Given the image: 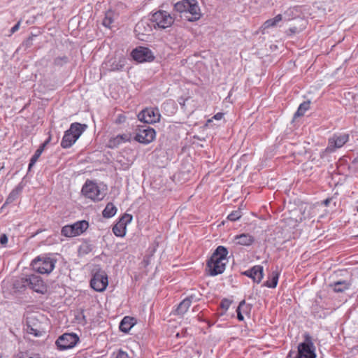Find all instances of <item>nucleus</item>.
<instances>
[{"label": "nucleus", "mask_w": 358, "mask_h": 358, "mask_svg": "<svg viewBox=\"0 0 358 358\" xmlns=\"http://www.w3.org/2000/svg\"><path fill=\"white\" fill-rule=\"evenodd\" d=\"M228 251L224 246H218L208 261L207 266L210 275H217L224 272L227 262Z\"/></svg>", "instance_id": "obj_1"}, {"label": "nucleus", "mask_w": 358, "mask_h": 358, "mask_svg": "<svg viewBox=\"0 0 358 358\" xmlns=\"http://www.w3.org/2000/svg\"><path fill=\"white\" fill-rule=\"evenodd\" d=\"M174 10L179 13H187L192 16L187 18L189 22L199 20L201 12L196 0H182L174 4Z\"/></svg>", "instance_id": "obj_2"}, {"label": "nucleus", "mask_w": 358, "mask_h": 358, "mask_svg": "<svg viewBox=\"0 0 358 358\" xmlns=\"http://www.w3.org/2000/svg\"><path fill=\"white\" fill-rule=\"evenodd\" d=\"M57 259L50 255H43L32 260V269L41 274H50L55 268Z\"/></svg>", "instance_id": "obj_3"}, {"label": "nucleus", "mask_w": 358, "mask_h": 358, "mask_svg": "<svg viewBox=\"0 0 358 358\" xmlns=\"http://www.w3.org/2000/svg\"><path fill=\"white\" fill-rule=\"evenodd\" d=\"M86 127L85 124L78 122L72 123L69 129L64 132L61 141V146L64 149L71 148L79 138Z\"/></svg>", "instance_id": "obj_4"}, {"label": "nucleus", "mask_w": 358, "mask_h": 358, "mask_svg": "<svg viewBox=\"0 0 358 358\" xmlns=\"http://www.w3.org/2000/svg\"><path fill=\"white\" fill-rule=\"evenodd\" d=\"M155 136L154 129L148 126H138L134 139L140 143L148 144L155 140Z\"/></svg>", "instance_id": "obj_5"}, {"label": "nucleus", "mask_w": 358, "mask_h": 358, "mask_svg": "<svg viewBox=\"0 0 358 358\" xmlns=\"http://www.w3.org/2000/svg\"><path fill=\"white\" fill-rule=\"evenodd\" d=\"M151 21L161 29L171 27L174 22V18L165 10H158L152 14Z\"/></svg>", "instance_id": "obj_6"}, {"label": "nucleus", "mask_w": 358, "mask_h": 358, "mask_svg": "<svg viewBox=\"0 0 358 358\" xmlns=\"http://www.w3.org/2000/svg\"><path fill=\"white\" fill-rule=\"evenodd\" d=\"M83 194L92 199V201H101L104 197V193H103L98 185L92 182L87 181L82 188Z\"/></svg>", "instance_id": "obj_7"}, {"label": "nucleus", "mask_w": 358, "mask_h": 358, "mask_svg": "<svg viewBox=\"0 0 358 358\" xmlns=\"http://www.w3.org/2000/svg\"><path fill=\"white\" fill-rule=\"evenodd\" d=\"M349 141L347 134H335L328 140V145L325 149L327 153H331L342 148Z\"/></svg>", "instance_id": "obj_8"}, {"label": "nucleus", "mask_w": 358, "mask_h": 358, "mask_svg": "<svg viewBox=\"0 0 358 358\" xmlns=\"http://www.w3.org/2000/svg\"><path fill=\"white\" fill-rule=\"evenodd\" d=\"M34 292L44 294L47 291V286L39 275L31 274L24 278V283Z\"/></svg>", "instance_id": "obj_9"}, {"label": "nucleus", "mask_w": 358, "mask_h": 358, "mask_svg": "<svg viewBox=\"0 0 358 358\" xmlns=\"http://www.w3.org/2000/svg\"><path fill=\"white\" fill-rule=\"evenodd\" d=\"M161 115L157 108H147L138 114V119L147 124L159 122Z\"/></svg>", "instance_id": "obj_10"}, {"label": "nucleus", "mask_w": 358, "mask_h": 358, "mask_svg": "<svg viewBox=\"0 0 358 358\" xmlns=\"http://www.w3.org/2000/svg\"><path fill=\"white\" fill-rule=\"evenodd\" d=\"M108 284V276L103 271H99L95 273L90 280L91 287L96 292H101L104 291Z\"/></svg>", "instance_id": "obj_11"}, {"label": "nucleus", "mask_w": 358, "mask_h": 358, "mask_svg": "<svg viewBox=\"0 0 358 358\" xmlns=\"http://www.w3.org/2000/svg\"><path fill=\"white\" fill-rule=\"evenodd\" d=\"M79 341V338L76 334H64L56 341L58 349L61 350L73 348Z\"/></svg>", "instance_id": "obj_12"}, {"label": "nucleus", "mask_w": 358, "mask_h": 358, "mask_svg": "<svg viewBox=\"0 0 358 358\" xmlns=\"http://www.w3.org/2000/svg\"><path fill=\"white\" fill-rule=\"evenodd\" d=\"M298 352L297 358H315V347L308 335L305 336V342L299 344Z\"/></svg>", "instance_id": "obj_13"}, {"label": "nucleus", "mask_w": 358, "mask_h": 358, "mask_svg": "<svg viewBox=\"0 0 358 358\" xmlns=\"http://www.w3.org/2000/svg\"><path fill=\"white\" fill-rule=\"evenodd\" d=\"M131 55L135 61L140 63L151 62L155 58L152 51L149 48L145 47H138L134 49L131 52Z\"/></svg>", "instance_id": "obj_14"}, {"label": "nucleus", "mask_w": 358, "mask_h": 358, "mask_svg": "<svg viewBox=\"0 0 358 358\" xmlns=\"http://www.w3.org/2000/svg\"><path fill=\"white\" fill-rule=\"evenodd\" d=\"M132 217L129 214H125L113 226V232L116 236L123 237L126 234V226L131 221Z\"/></svg>", "instance_id": "obj_15"}, {"label": "nucleus", "mask_w": 358, "mask_h": 358, "mask_svg": "<svg viewBox=\"0 0 358 358\" xmlns=\"http://www.w3.org/2000/svg\"><path fill=\"white\" fill-rule=\"evenodd\" d=\"M127 63V59L124 57L111 58L104 63V68L109 71H122Z\"/></svg>", "instance_id": "obj_16"}, {"label": "nucleus", "mask_w": 358, "mask_h": 358, "mask_svg": "<svg viewBox=\"0 0 358 358\" xmlns=\"http://www.w3.org/2000/svg\"><path fill=\"white\" fill-rule=\"evenodd\" d=\"M243 275L252 278L256 283H259L264 277L263 266L260 265L254 266L249 270L245 271Z\"/></svg>", "instance_id": "obj_17"}, {"label": "nucleus", "mask_w": 358, "mask_h": 358, "mask_svg": "<svg viewBox=\"0 0 358 358\" xmlns=\"http://www.w3.org/2000/svg\"><path fill=\"white\" fill-rule=\"evenodd\" d=\"M134 31L140 38V36L149 34L152 31V26L148 20H142L136 24Z\"/></svg>", "instance_id": "obj_18"}, {"label": "nucleus", "mask_w": 358, "mask_h": 358, "mask_svg": "<svg viewBox=\"0 0 358 358\" xmlns=\"http://www.w3.org/2000/svg\"><path fill=\"white\" fill-rule=\"evenodd\" d=\"M234 240L236 244L243 246H250L255 242V238L249 234L236 235Z\"/></svg>", "instance_id": "obj_19"}, {"label": "nucleus", "mask_w": 358, "mask_h": 358, "mask_svg": "<svg viewBox=\"0 0 358 358\" xmlns=\"http://www.w3.org/2000/svg\"><path fill=\"white\" fill-rule=\"evenodd\" d=\"M130 136L127 134H120L111 138L108 141V147L115 148L118 147L121 143L129 141Z\"/></svg>", "instance_id": "obj_20"}, {"label": "nucleus", "mask_w": 358, "mask_h": 358, "mask_svg": "<svg viewBox=\"0 0 358 358\" xmlns=\"http://www.w3.org/2000/svg\"><path fill=\"white\" fill-rule=\"evenodd\" d=\"M251 308L249 304H247L245 300H243L240 302L237 309V318L239 321H243L244 320L243 314L248 315L250 313Z\"/></svg>", "instance_id": "obj_21"}, {"label": "nucleus", "mask_w": 358, "mask_h": 358, "mask_svg": "<svg viewBox=\"0 0 358 358\" xmlns=\"http://www.w3.org/2000/svg\"><path fill=\"white\" fill-rule=\"evenodd\" d=\"M135 324L134 317L126 316L120 322L119 328L120 330L124 333H128L131 327Z\"/></svg>", "instance_id": "obj_22"}, {"label": "nucleus", "mask_w": 358, "mask_h": 358, "mask_svg": "<svg viewBox=\"0 0 358 358\" xmlns=\"http://www.w3.org/2000/svg\"><path fill=\"white\" fill-rule=\"evenodd\" d=\"M49 141H50V138L48 139L46 141H45L43 143H42L40 145V147L36 150L34 155L31 158V160H30V162H29V167H28V171H30L31 167L38 161V158L40 157V156L43 153V152L46 145L49 143Z\"/></svg>", "instance_id": "obj_23"}, {"label": "nucleus", "mask_w": 358, "mask_h": 358, "mask_svg": "<svg viewBox=\"0 0 358 358\" xmlns=\"http://www.w3.org/2000/svg\"><path fill=\"white\" fill-rule=\"evenodd\" d=\"M350 286V283L346 280H339L329 285L335 292H343L348 289Z\"/></svg>", "instance_id": "obj_24"}, {"label": "nucleus", "mask_w": 358, "mask_h": 358, "mask_svg": "<svg viewBox=\"0 0 358 358\" xmlns=\"http://www.w3.org/2000/svg\"><path fill=\"white\" fill-rule=\"evenodd\" d=\"M280 273L278 271V268L273 271L271 273V275L268 277V279L264 282V286L269 288H275L278 282Z\"/></svg>", "instance_id": "obj_25"}, {"label": "nucleus", "mask_w": 358, "mask_h": 358, "mask_svg": "<svg viewBox=\"0 0 358 358\" xmlns=\"http://www.w3.org/2000/svg\"><path fill=\"white\" fill-rule=\"evenodd\" d=\"M73 232L76 236L83 234L89 227L88 222L85 220L78 221L71 224Z\"/></svg>", "instance_id": "obj_26"}, {"label": "nucleus", "mask_w": 358, "mask_h": 358, "mask_svg": "<svg viewBox=\"0 0 358 358\" xmlns=\"http://www.w3.org/2000/svg\"><path fill=\"white\" fill-rule=\"evenodd\" d=\"M192 296L187 297L180 303L176 309L177 314L183 315L187 311L192 303Z\"/></svg>", "instance_id": "obj_27"}, {"label": "nucleus", "mask_w": 358, "mask_h": 358, "mask_svg": "<svg viewBox=\"0 0 358 358\" xmlns=\"http://www.w3.org/2000/svg\"><path fill=\"white\" fill-rule=\"evenodd\" d=\"M117 208L112 203H108L103 210V216L106 218L112 217L115 215Z\"/></svg>", "instance_id": "obj_28"}, {"label": "nucleus", "mask_w": 358, "mask_h": 358, "mask_svg": "<svg viewBox=\"0 0 358 358\" xmlns=\"http://www.w3.org/2000/svg\"><path fill=\"white\" fill-rule=\"evenodd\" d=\"M115 13L112 10H108L105 14V17L103 20V25L106 27L110 28L111 24L114 22Z\"/></svg>", "instance_id": "obj_29"}, {"label": "nucleus", "mask_w": 358, "mask_h": 358, "mask_svg": "<svg viewBox=\"0 0 358 358\" xmlns=\"http://www.w3.org/2000/svg\"><path fill=\"white\" fill-rule=\"evenodd\" d=\"M297 15V8L296 7L289 8L283 13V19L285 21H289Z\"/></svg>", "instance_id": "obj_30"}, {"label": "nucleus", "mask_w": 358, "mask_h": 358, "mask_svg": "<svg viewBox=\"0 0 358 358\" xmlns=\"http://www.w3.org/2000/svg\"><path fill=\"white\" fill-rule=\"evenodd\" d=\"M310 108V101H304L301 103L298 108V110L294 114V117L303 116L306 110Z\"/></svg>", "instance_id": "obj_31"}, {"label": "nucleus", "mask_w": 358, "mask_h": 358, "mask_svg": "<svg viewBox=\"0 0 358 358\" xmlns=\"http://www.w3.org/2000/svg\"><path fill=\"white\" fill-rule=\"evenodd\" d=\"M62 235L66 237H74L76 236L73 232L71 225H66L62 227L61 231Z\"/></svg>", "instance_id": "obj_32"}, {"label": "nucleus", "mask_w": 358, "mask_h": 358, "mask_svg": "<svg viewBox=\"0 0 358 358\" xmlns=\"http://www.w3.org/2000/svg\"><path fill=\"white\" fill-rule=\"evenodd\" d=\"M27 331L29 334H33L34 336L39 337L42 336L43 332L38 328L34 327L29 324V322L27 321Z\"/></svg>", "instance_id": "obj_33"}, {"label": "nucleus", "mask_w": 358, "mask_h": 358, "mask_svg": "<svg viewBox=\"0 0 358 358\" xmlns=\"http://www.w3.org/2000/svg\"><path fill=\"white\" fill-rule=\"evenodd\" d=\"M242 216V212L240 209L232 211L227 217L230 221H236Z\"/></svg>", "instance_id": "obj_34"}, {"label": "nucleus", "mask_w": 358, "mask_h": 358, "mask_svg": "<svg viewBox=\"0 0 358 358\" xmlns=\"http://www.w3.org/2000/svg\"><path fill=\"white\" fill-rule=\"evenodd\" d=\"M276 26L275 23L274 22V20L273 18L268 19L266 21L264 22V23L262 25V28L264 29H266L273 27Z\"/></svg>", "instance_id": "obj_35"}, {"label": "nucleus", "mask_w": 358, "mask_h": 358, "mask_svg": "<svg viewBox=\"0 0 358 358\" xmlns=\"http://www.w3.org/2000/svg\"><path fill=\"white\" fill-rule=\"evenodd\" d=\"M224 116V113H216L211 119L207 120L206 125L208 126L210 122H212L213 120H220L222 119Z\"/></svg>", "instance_id": "obj_36"}, {"label": "nucleus", "mask_w": 358, "mask_h": 358, "mask_svg": "<svg viewBox=\"0 0 358 358\" xmlns=\"http://www.w3.org/2000/svg\"><path fill=\"white\" fill-rule=\"evenodd\" d=\"M230 305H231V301H229V299H224L222 300L221 303H220V307L222 309H224V310H227L229 308Z\"/></svg>", "instance_id": "obj_37"}, {"label": "nucleus", "mask_w": 358, "mask_h": 358, "mask_svg": "<svg viewBox=\"0 0 358 358\" xmlns=\"http://www.w3.org/2000/svg\"><path fill=\"white\" fill-rule=\"evenodd\" d=\"M116 358H129V356L126 352L120 350L116 355Z\"/></svg>", "instance_id": "obj_38"}, {"label": "nucleus", "mask_w": 358, "mask_h": 358, "mask_svg": "<svg viewBox=\"0 0 358 358\" xmlns=\"http://www.w3.org/2000/svg\"><path fill=\"white\" fill-rule=\"evenodd\" d=\"M8 243V238L6 234H1L0 236V243L1 245H6Z\"/></svg>", "instance_id": "obj_39"}, {"label": "nucleus", "mask_w": 358, "mask_h": 358, "mask_svg": "<svg viewBox=\"0 0 358 358\" xmlns=\"http://www.w3.org/2000/svg\"><path fill=\"white\" fill-rule=\"evenodd\" d=\"M274 20V22L277 25V24L280 22L281 20H284L283 16L281 14L277 15L275 17L273 18Z\"/></svg>", "instance_id": "obj_40"}, {"label": "nucleus", "mask_w": 358, "mask_h": 358, "mask_svg": "<svg viewBox=\"0 0 358 358\" xmlns=\"http://www.w3.org/2000/svg\"><path fill=\"white\" fill-rule=\"evenodd\" d=\"M20 22H18L14 27H13L10 29V34L15 33L17 30L19 29L20 27Z\"/></svg>", "instance_id": "obj_41"}, {"label": "nucleus", "mask_w": 358, "mask_h": 358, "mask_svg": "<svg viewBox=\"0 0 358 358\" xmlns=\"http://www.w3.org/2000/svg\"><path fill=\"white\" fill-rule=\"evenodd\" d=\"M24 358H39L38 355H34L33 357L28 356V355L26 353L24 355Z\"/></svg>", "instance_id": "obj_42"}, {"label": "nucleus", "mask_w": 358, "mask_h": 358, "mask_svg": "<svg viewBox=\"0 0 358 358\" xmlns=\"http://www.w3.org/2000/svg\"><path fill=\"white\" fill-rule=\"evenodd\" d=\"M289 31L292 34H294L296 32V27H294V28H290L289 29Z\"/></svg>", "instance_id": "obj_43"}, {"label": "nucleus", "mask_w": 358, "mask_h": 358, "mask_svg": "<svg viewBox=\"0 0 358 358\" xmlns=\"http://www.w3.org/2000/svg\"><path fill=\"white\" fill-rule=\"evenodd\" d=\"M14 358H22V355H21L20 353L14 356Z\"/></svg>", "instance_id": "obj_44"}, {"label": "nucleus", "mask_w": 358, "mask_h": 358, "mask_svg": "<svg viewBox=\"0 0 358 358\" xmlns=\"http://www.w3.org/2000/svg\"><path fill=\"white\" fill-rule=\"evenodd\" d=\"M324 204H325L326 206H327V205L329 204V199H326V200L324 201Z\"/></svg>", "instance_id": "obj_45"}, {"label": "nucleus", "mask_w": 358, "mask_h": 358, "mask_svg": "<svg viewBox=\"0 0 358 358\" xmlns=\"http://www.w3.org/2000/svg\"><path fill=\"white\" fill-rule=\"evenodd\" d=\"M357 212H358V206H357Z\"/></svg>", "instance_id": "obj_46"}, {"label": "nucleus", "mask_w": 358, "mask_h": 358, "mask_svg": "<svg viewBox=\"0 0 358 358\" xmlns=\"http://www.w3.org/2000/svg\"><path fill=\"white\" fill-rule=\"evenodd\" d=\"M0 358H2L1 355H0Z\"/></svg>", "instance_id": "obj_47"}]
</instances>
